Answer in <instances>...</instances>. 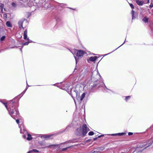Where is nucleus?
<instances>
[{"instance_id": "obj_12", "label": "nucleus", "mask_w": 153, "mask_h": 153, "mask_svg": "<svg viewBox=\"0 0 153 153\" xmlns=\"http://www.w3.org/2000/svg\"><path fill=\"white\" fill-rule=\"evenodd\" d=\"M148 18L146 17H145L143 19V21L144 22H148Z\"/></svg>"}, {"instance_id": "obj_20", "label": "nucleus", "mask_w": 153, "mask_h": 153, "mask_svg": "<svg viewBox=\"0 0 153 153\" xmlns=\"http://www.w3.org/2000/svg\"><path fill=\"white\" fill-rule=\"evenodd\" d=\"M129 5H130V7H131L132 9H134V7L133 5L132 4L129 3Z\"/></svg>"}, {"instance_id": "obj_26", "label": "nucleus", "mask_w": 153, "mask_h": 153, "mask_svg": "<svg viewBox=\"0 0 153 153\" xmlns=\"http://www.w3.org/2000/svg\"><path fill=\"white\" fill-rule=\"evenodd\" d=\"M117 134H111V136H116L117 135Z\"/></svg>"}, {"instance_id": "obj_9", "label": "nucleus", "mask_w": 153, "mask_h": 153, "mask_svg": "<svg viewBox=\"0 0 153 153\" xmlns=\"http://www.w3.org/2000/svg\"><path fill=\"white\" fill-rule=\"evenodd\" d=\"M6 25L8 27H12V25H11L10 22L9 21H7L6 22Z\"/></svg>"}, {"instance_id": "obj_24", "label": "nucleus", "mask_w": 153, "mask_h": 153, "mask_svg": "<svg viewBox=\"0 0 153 153\" xmlns=\"http://www.w3.org/2000/svg\"><path fill=\"white\" fill-rule=\"evenodd\" d=\"M68 148H63L62 149V151H64L65 150H66Z\"/></svg>"}, {"instance_id": "obj_11", "label": "nucleus", "mask_w": 153, "mask_h": 153, "mask_svg": "<svg viewBox=\"0 0 153 153\" xmlns=\"http://www.w3.org/2000/svg\"><path fill=\"white\" fill-rule=\"evenodd\" d=\"M32 138L31 135L30 134H27V140H30L32 139Z\"/></svg>"}, {"instance_id": "obj_25", "label": "nucleus", "mask_w": 153, "mask_h": 153, "mask_svg": "<svg viewBox=\"0 0 153 153\" xmlns=\"http://www.w3.org/2000/svg\"><path fill=\"white\" fill-rule=\"evenodd\" d=\"M132 134H133V133H132V132H129V133H128V135H132Z\"/></svg>"}, {"instance_id": "obj_19", "label": "nucleus", "mask_w": 153, "mask_h": 153, "mask_svg": "<svg viewBox=\"0 0 153 153\" xmlns=\"http://www.w3.org/2000/svg\"><path fill=\"white\" fill-rule=\"evenodd\" d=\"M94 134V133L93 131H91L88 133V134L89 135H92Z\"/></svg>"}, {"instance_id": "obj_27", "label": "nucleus", "mask_w": 153, "mask_h": 153, "mask_svg": "<svg viewBox=\"0 0 153 153\" xmlns=\"http://www.w3.org/2000/svg\"><path fill=\"white\" fill-rule=\"evenodd\" d=\"M16 123L18 124L19 123V120H16Z\"/></svg>"}, {"instance_id": "obj_28", "label": "nucleus", "mask_w": 153, "mask_h": 153, "mask_svg": "<svg viewBox=\"0 0 153 153\" xmlns=\"http://www.w3.org/2000/svg\"><path fill=\"white\" fill-rule=\"evenodd\" d=\"M15 3H12V6H14V5H15Z\"/></svg>"}, {"instance_id": "obj_21", "label": "nucleus", "mask_w": 153, "mask_h": 153, "mask_svg": "<svg viewBox=\"0 0 153 153\" xmlns=\"http://www.w3.org/2000/svg\"><path fill=\"white\" fill-rule=\"evenodd\" d=\"M130 98V96L126 97V100L127 101V100L128 99H129Z\"/></svg>"}, {"instance_id": "obj_5", "label": "nucleus", "mask_w": 153, "mask_h": 153, "mask_svg": "<svg viewBox=\"0 0 153 153\" xmlns=\"http://www.w3.org/2000/svg\"><path fill=\"white\" fill-rule=\"evenodd\" d=\"M27 30H25L24 32L23 36L24 39H26L27 40L29 41V39L27 37Z\"/></svg>"}, {"instance_id": "obj_6", "label": "nucleus", "mask_w": 153, "mask_h": 153, "mask_svg": "<svg viewBox=\"0 0 153 153\" xmlns=\"http://www.w3.org/2000/svg\"><path fill=\"white\" fill-rule=\"evenodd\" d=\"M98 58V57L97 56H94V57H91L89 58V60L91 61H95V60Z\"/></svg>"}, {"instance_id": "obj_35", "label": "nucleus", "mask_w": 153, "mask_h": 153, "mask_svg": "<svg viewBox=\"0 0 153 153\" xmlns=\"http://www.w3.org/2000/svg\"><path fill=\"white\" fill-rule=\"evenodd\" d=\"M123 44H122L121 45H123Z\"/></svg>"}, {"instance_id": "obj_15", "label": "nucleus", "mask_w": 153, "mask_h": 153, "mask_svg": "<svg viewBox=\"0 0 153 153\" xmlns=\"http://www.w3.org/2000/svg\"><path fill=\"white\" fill-rule=\"evenodd\" d=\"M26 42L25 43H23V44H22V45H27L29 43V42Z\"/></svg>"}, {"instance_id": "obj_16", "label": "nucleus", "mask_w": 153, "mask_h": 153, "mask_svg": "<svg viewBox=\"0 0 153 153\" xmlns=\"http://www.w3.org/2000/svg\"><path fill=\"white\" fill-rule=\"evenodd\" d=\"M134 11L133 10H132L131 11V13L132 14V19H134Z\"/></svg>"}, {"instance_id": "obj_4", "label": "nucleus", "mask_w": 153, "mask_h": 153, "mask_svg": "<svg viewBox=\"0 0 153 153\" xmlns=\"http://www.w3.org/2000/svg\"><path fill=\"white\" fill-rule=\"evenodd\" d=\"M28 24L26 20L22 19L20 20L18 22V25L19 28L21 29L26 27Z\"/></svg>"}, {"instance_id": "obj_22", "label": "nucleus", "mask_w": 153, "mask_h": 153, "mask_svg": "<svg viewBox=\"0 0 153 153\" xmlns=\"http://www.w3.org/2000/svg\"><path fill=\"white\" fill-rule=\"evenodd\" d=\"M152 144V143H148V146H146L145 147V148H146V147H148L149 146H150Z\"/></svg>"}, {"instance_id": "obj_14", "label": "nucleus", "mask_w": 153, "mask_h": 153, "mask_svg": "<svg viewBox=\"0 0 153 153\" xmlns=\"http://www.w3.org/2000/svg\"><path fill=\"white\" fill-rule=\"evenodd\" d=\"M125 134V133H117V135L122 136Z\"/></svg>"}, {"instance_id": "obj_23", "label": "nucleus", "mask_w": 153, "mask_h": 153, "mask_svg": "<svg viewBox=\"0 0 153 153\" xmlns=\"http://www.w3.org/2000/svg\"><path fill=\"white\" fill-rule=\"evenodd\" d=\"M153 7V4L151 3V4H150V7L151 8H152Z\"/></svg>"}, {"instance_id": "obj_32", "label": "nucleus", "mask_w": 153, "mask_h": 153, "mask_svg": "<svg viewBox=\"0 0 153 153\" xmlns=\"http://www.w3.org/2000/svg\"><path fill=\"white\" fill-rule=\"evenodd\" d=\"M109 53H108V54H105V56H106V55H108V54H109Z\"/></svg>"}, {"instance_id": "obj_33", "label": "nucleus", "mask_w": 153, "mask_h": 153, "mask_svg": "<svg viewBox=\"0 0 153 153\" xmlns=\"http://www.w3.org/2000/svg\"><path fill=\"white\" fill-rule=\"evenodd\" d=\"M144 145V146H143V147H144L145 146V145Z\"/></svg>"}, {"instance_id": "obj_29", "label": "nucleus", "mask_w": 153, "mask_h": 153, "mask_svg": "<svg viewBox=\"0 0 153 153\" xmlns=\"http://www.w3.org/2000/svg\"><path fill=\"white\" fill-rule=\"evenodd\" d=\"M103 136V135H100V136H99L98 137L99 138H100V137L101 136Z\"/></svg>"}, {"instance_id": "obj_13", "label": "nucleus", "mask_w": 153, "mask_h": 153, "mask_svg": "<svg viewBox=\"0 0 153 153\" xmlns=\"http://www.w3.org/2000/svg\"><path fill=\"white\" fill-rule=\"evenodd\" d=\"M39 152V151L38 150H37L35 149H33L32 150L29 151L28 152V153H31L32 152Z\"/></svg>"}, {"instance_id": "obj_30", "label": "nucleus", "mask_w": 153, "mask_h": 153, "mask_svg": "<svg viewBox=\"0 0 153 153\" xmlns=\"http://www.w3.org/2000/svg\"><path fill=\"white\" fill-rule=\"evenodd\" d=\"M54 145H51L50 146H48V147H50L51 146H54Z\"/></svg>"}, {"instance_id": "obj_3", "label": "nucleus", "mask_w": 153, "mask_h": 153, "mask_svg": "<svg viewBox=\"0 0 153 153\" xmlns=\"http://www.w3.org/2000/svg\"><path fill=\"white\" fill-rule=\"evenodd\" d=\"M3 103L5 105V107L8 110V111L10 113V114L12 117L13 118L12 115L15 114V112H16V115H18L19 114V112L16 109H15L14 110L12 109L10 107L8 108L7 106V103L3 102Z\"/></svg>"}, {"instance_id": "obj_18", "label": "nucleus", "mask_w": 153, "mask_h": 153, "mask_svg": "<svg viewBox=\"0 0 153 153\" xmlns=\"http://www.w3.org/2000/svg\"><path fill=\"white\" fill-rule=\"evenodd\" d=\"M5 39V36H3L1 37L0 40L1 41H4V40Z\"/></svg>"}, {"instance_id": "obj_31", "label": "nucleus", "mask_w": 153, "mask_h": 153, "mask_svg": "<svg viewBox=\"0 0 153 153\" xmlns=\"http://www.w3.org/2000/svg\"><path fill=\"white\" fill-rule=\"evenodd\" d=\"M149 0H148V3H149Z\"/></svg>"}, {"instance_id": "obj_17", "label": "nucleus", "mask_w": 153, "mask_h": 153, "mask_svg": "<svg viewBox=\"0 0 153 153\" xmlns=\"http://www.w3.org/2000/svg\"><path fill=\"white\" fill-rule=\"evenodd\" d=\"M3 17L4 19H6L7 18V15L6 14H4L3 15Z\"/></svg>"}, {"instance_id": "obj_10", "label": "nucleus", "mask_w": 153, "mask_h": 153, "mask_svg": "<svg viewBox=\"0 0 153 153\" xmlns=\"http://www.w3.org/2000/svg\"><path fill=\"white\" fill-rule=\"evenodd\" d=\"M85 95V93H83L82 94L80 98V100L81 101H82L83 100Z\"/></svg>"}, {"instance_id": "obj_7", "label": "nucleus", "mask_w": 153, "mask_h": 153, "mask_svg": "<svg viewBox=\"0 0 153 153\" xmlns=\"http://www.w3.org/2000/svg\"><path fill=\"white\" fill-rule=\"evenodd\" d=\"M137 3L139 5H142L143 4V2L139 0H136Z\"/></svg>"}, {"instance_id": "obj_8", "label": "nucleus", "mask_w": 153, "mask_h": 153, "mask_svg": "<svg viewBox=\"0 0 153 153\" xmlns=\"http://www.w3.org/2000/svg\"><path fill=\"white\" fill-rule=\"evenodd\" d=\"M51 136V135H48L43 136L41 137L42 138H45L46 139H47L50 138V137Z\"/></svg>"}, {"instance_id": "obj_1", "label": "nucleus", "mask_w": 153, "mask_h": 153, "mask_svg": "<svg viewBox=\"0 0 153 153\" xmlns=\"http://www.w3.org/2000/svg\"><path fill=\"white\" fill-rule=\"evenodd\" d=\"M71 53L74 56L76 63H77L78 60L81 58L83 55L86 53L85 52L82 50H77L73 51Z\"/></svg>"}, {"instance_id": "obj_2", "label": "nucleus", "mask_w": 153, "mask_h": 153, "mask_svg": "<svg viewBox=\"0 0 153 153\" xmlns=\"http://www.w3.org/2000/svg\"><path fill=\"white\" fill-rule=\"evenodd\" d=\"M89 130L88 129L86 125L84 124L82 126V129L81 127L78 128L77 130L78 132L77 134L79 135L82 134L83 136H85L87 133L88 131Z\"/></svg>"}, {"instance_id": "obj_34", "label": "nucleus", "mask_w": 153, "mask_h": 153, "mask_svg": "<svg viewBox=\"0 0 153 153\" xmlns=\"http://www.w3.org/2000/svg\"><path fill=\"white\" fill-rule=\"evenodd\" d=\"M10 103H9L8 104V105H10Z\"/></svg>"}]
</instances>
